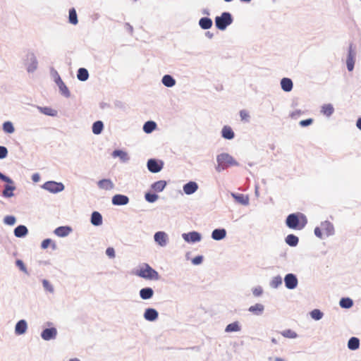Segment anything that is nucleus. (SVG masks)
Returning a JSON list of instances; mask_svg holds the SVG:
<instances>
[{
  "label": "nucleus",
  "instance_id": "f257e3e1",
  "mask_svg": "<svg viewBox=\"0 0 361 361\" xmlns=\"http://www.w3.org/2000/svg\"><path fill=\"white\" fill-rule=\"evenodd\" d=\"M286 223L287 226L290 228L301 230L307 224V220L302 214H291L288 216Z\"/></svg>",
  "mask_w": 361,
  "mask_h": 361
},
{
  "label": "nucleus",
  "instance_id": "f03ea898",
  "mask_svg": "<svg viewBox=\"0 0 361 361\" xmlns=\"http://www.w3.org/2000/svg\"><path fill=\"white\" fill-rule=\"evenodd\" d=\"M216 161V170L218 172H221L229 166L238 165L237 161L231 155L226 153L218 155Z\"/></svg>",
  "mask_w": 361,
  "mask_h": 361
},
{
  "label": "nucleus",
  "instance_id": "7ed1b4c3",
  "mask_svg": "<svg viewBox=\"0 0 361 361\" xmlns=\"http://www.w3.org/2000/svg\"><path fill=\"white\" fill-rule=\"evenodd\" d=\"M136 275L140 277L151 280H157L159 279L158 272L147 264H145L141 267L140 269L137 271Z\"/></svg>",
  "mask_w": 361,
  "mask_h": 361
},
{
  "label": "nucleus",
  "instance_id": "20e7f679",
  "mask_svg": "<svg viewBox=\"0 0 361 361\" xmlns=\"http://www.w3.org/2000/svg\"><path fill=\"white\" fill-rule=\"evenodd\" d=\"M233 22L231 15L229 13L224 12L221 16L215 18V24L218 29L224 30L227 26L231 25Z\"/></svg>",
  "mask_w": 361,
  "mask_h": 361
},
{
  "label": "nucleus",
  "instance_id": "39448f33",
  "mask_svg": "<svg viewBox=\"0 0 361 361\" xmlns=\"http://www.w3.org/2000/svg\"><path fill=\"white\" fill-rule=\"evenodd\" d=\"M43 188L51 192H59L64 189V185L61 183L54 181H47L43 185Z\"/></svg>",
  "mask_w": 361,
  "mask_h": 361
},
{
  "label": "nucleus",
  "instance_id": "423d86ee",
  "mask_svg": "<svg viewBox=\"0 0 361 361\" xmlns=\"http://www.w3.org/2000/svg\"><path fill=\"white\" fill-rule=\"evenodd\" d=\"M322 230H325L326 235H329L333 231V226L330 223L326 221L322 224L321 228L316 227L314 228V234L320 238L323 236Z\"/></svg>",
  "mask_w": 361,
  "mask_h": 361
},
{
  "label": "nucleus",
  "instance_id": "0eeeda50",
  "mask_svg": "<svg viewBox=\"0 0 361 361\" xmlns=\"http://www.w3.org/2000/svg\"><path fill=\"white\" fill-rule=\"evenodd\" d=\"M284 281L286 288L288 289H293L298 285V279L296 276L293 274H287L285 276Z\"/></svg>",
  "mask_w": 361,
  "mask_h": 361
},
{
  "label": "nucleus",
  "instance_id": "6e6552de",
  "mask_svg": "<svg viewBox=\"0 0 361 361\" xmlns=\"http://www.w3.org/2000/svg\"><path fill=\"white\" fill-rule=\"evenodd\" d=\"M57 335V330L55 328H49L44 329L42 334V338L45 341H49L56 338Z\"/></svg>",
  "mask_w": 361,
  "mask_h": 361
},
{
  "label": "nucleus",
  "instance_id": "1a4fd4ad",
  "mask_svg": "<svg viewBox=\"0 0 361 361\" xmlns=\"http://www.w3.org/2000/svg\"><path fill=\"white\" fill-rule=\"evenodd\" d=\"M147 168L152 173H157L162 169V162L159 163L155 159H149L147 161Z\"/></svg>",
  "mask_w": 361,
  "mask_h": 361
},
{
  "label": "nucleus",
  "instance_id": "9d476101",
  "mask_svg": "<svg viewBox=\"0 0 361 361\" xmlns=\"http://www.w3.org/2000/svg\"><path fill=\"white\" fill-rule=\"evenodd\" d=\"M183 239L187 242H198L201 240V235L199 233L193 231L183 235Z\"/></svg>",
  "mask_w": 361,
  "mask_h": 361
},
{
  "label": "nucleus",
  "instance_id": "9b49d317",
  "mask_svg": "<svg viewBox=\"0 0 361 361\" xmlns=\"http://www.w3.org/2000/svg\"><path fill=\"white\" fill-rule=\"evenodd\" d=\"M167 240V235L163 231L157 232L154 235V240L162 247L166 245Z\"/></svg>",
  "mask_w": 361,
  "mask_h": 361
},
{
  "label": "nucleus",
  "instance_id": "f8f14e48",
  "mask_svg": "<svg viewBox=\"0 0 361 361\" xmlns=\"http://www.w3.org/2000/svg\"><path fill=\"white\" fill-rule=\"evenodd\" d=\"M129 202L127 196L123 195H116L112 198V203L114 205H125Z\"/></svg>",
  "mask_w": 361,
  "mask_h": 361
},
{
  "label": "nucleus",
  "instance_id": "ddd939ff",
  "mask_svg": "<svg viewBox=\"0 0 361 361\" xmlns=\"http://www.w3.org/2000/svg\"><path fill=\"white\" fill-rule=\"evenodd\" d=\"M27 329V322L24 320H20L16 325L15 333L17 335H21L26 332Z\"/></svg>",
  "mask_w": 361,
  "mask_h": 361
},
{
  "label": "nucleus",
  "instance_id": "4468645a",
  "mask_svg": "<svg viewBox=\"0 0 361 361\" xmlns=\"http://www.w3.org/2000/svg\"><path fill=\"white\" fill-rule=\"evenodd\" d=\"M198 185L195 182L190 181L183 186V191L187 195H191L197 191Z\"/></svg>",
  "mask_w": 361,
  "mask_h": 361
},
{
  "label": "nucleus",
  "instance_id": "2eb2a0df",
  "mask_svg": "<svg viewBox=\"0 0 361 361\" xmlns=\"http://www.w3.org/2000/svg\"><path fill=\"white\" fill-rule=\"evenodd\" d=\"M144 317L148 321H154L158 317V312L156 310L152 308H148L145 310Z\"/></svg>",
  "mask_w": 361,
  "mask_h": 361
},
{
  "label": "nucleus",
  "instance_id": "dca6fc26",
  "mask_svg": "<svg viewBox=\"0 0 361 361\" xmlns=\"http://www.w3.org/2000/svg\"><path fill=\"white\" fill-rule=\"evenodd\" d=\"M231 195L236 202L243 205H247L249 204V197L247 195L235 193H232Z\"/></svg>",
  "mask_w": 361,
  "mask_h": 361
},
{
  "label": "nucleus",
  "instance_id": "f3484780",
  "mask_svg": "<svg viewBox=\"0 0 361 361\" xmlns=\"http://www.w3.org/2000/svg\"><path fill=\"white\" fill-rule=\"evenodd\" d=\"M98 186L101 189L109 190L113 189L114 185L109 179H102L98 182Z\"/></svg>",
  "mask_w": 361,
  "mask_h": 361
},
{
  "label": "nucleus",
  "instance_id": "a211bd4d",
  "mask_svg": "<svg viewBox=\"0 0 361 361\" xmlns=\"http://www.w3.org/2000/svg\"><path fill=\"white\" fill-rule=\"evenodd\" d=\"M281 85L283 90L290 92L293 89V82L290 79L284 78L281 81Z\"/></svg>",
  "mask_w": 361,
  "mask_h": 361
},
{
  "label": "nucleus",
  "instance_id": "6ab92c4d",
  "mask_svg": "<svg viewBox=\"0 0 361 361\" xmlns=\"http://www.w3.org/2000/svg\"><path fill=\"white\" fill-rule=\"evenodd\" d=\"M71 229L68 226H60L55 229L54 233L59 237H65L69 234Z\"/></svg>",
  "mask_w": 361,
  "mask_h": 361
},
{
  "label": "nucleus",
  "instance_id": "aec40b11",
  "mask_svg": "<svg viewBox=\"0 0 361 361\" xmlns=\"http://www.w3.org/2000/svg\"><path fill=\"white\" fill-rule=\"evenodd\" d=\"M226 232L225 229H215L212 233V237L216 240H220L226 237Z\"/></svg>",
  "mask_w": 361,
  "mask_h": 361
},
{
  "label": "nucleus",
  "instance_id": "412c9836",
  "mask_svg": "<svg viewBox=\"0 0 361 361\" xmlns=\"http://www.w3.org/2000/svg\"><path fill=\"white\" fill-rule=\"evenodd\" d=\"M222 137L225 139L231 140L234 137V133L232 128L229 126H224L221 131Z\"/></svg>",
  "mask_w": 361,
  "mask_h": 361
},
{
  "label": "nucleus",
  "instance_id": "4be33fe9",
  "mask_svg": "<svg viewBox=\"0 0 361 361\" xmlns=\"http://www.w3.org/2000/svg\"><path fill=\"white\" fill-rule=\"evenodd\" d=\"M91 223L94 226H99L102 224V216L98 212H94L91 216Z\"/></svg>",
  "mask_w": 361,
  "mask_h": 361
},
{
  "label": "nucleus",
  "instance_id": "5701e85b",
  "mask_svg": "<svg viewBox=\"0 0 361 361\" xmlns=\"http://www.w3.org/2000/svg\"><path fill=\"white\" fill-rule=\"evenodd\" d=\"M154 291L151 288H142L140 291V295L142 299L147 300L152 297Z\"/></svg>",
  "mask_w": 361,
  "mask_h": 361
},
{
  "label": "nucleus",
  "instance_id": "b1692460",
  "mask_svg": "<svg viewBox=\"0 0 361 361\" xmlns=\"http://www.w3.org/2000/svg\"><path fill=\"white\" fill-rule=\"evenodd\" d=\"M199 25L202 29L207 30L212 27V20L207 17L202 18L199 21Z\"/></svg>",
  "mask_w": 361,
  "mask_h": 361
},
{
  "label": "nucleus",
  "instance_id": "393cba45",
  "mask_svg": "<svg viewBox=\"0 0 361 361\" xmlns=\"http://www.w3.org/2000/svg\"><path fill=\"white\" fill-rule=\"evenodd\" d=\"M27 233V229L25 226L20 225L17 226L14 230V234L18 238L25 236Z\"/></svg>",
  "mask_w": 361,
  "mask_h": 361
},
{
  "label": "nucleus",
  "instance_id": "a878e982",
  "mask_svg": "<svg viewBox=\"0 0 361 361\" xmlns=\"http://www.w3.org/2000/svg\"><path fill=\"white\" fill-rule=\"evenodd\" d=\"M166 185L165 180H158L152 185V188L156 192H161Z\"/></svg>",
  "mask_w": 361,
  "mask_h": 361
},
{
  "label": "nucleus",
  "instance_id": "bb28decb",
  "mask_svg": "<svg viewBox=\"0 0 361 361\" xmlns=\"http://www.w3.org/2000/svg\"><path fill=\"white\" fill-rule=\"evenodd\" d=\"M249 311L252 312L254 314L259 315L264 311V306L262 304L257 303L255 305L250 307Z\"/></svg>",
  "mask_w": 361,
  "mask_h": 361
},
{
  "label": "nucleus",
  "instance_id": "cd10ccee",
  "mask_svg": "<svg viewBox=\"0 0 361 361\" xmlns=\"http://www.w3.org/2000/svg\"><path fill=\"white\" fill-rule=\"evenodd\" d=\"M78 79L81 81H85L88 79L89 73L87 69L80 68L78 71L77 74Z\"/></svg>",
  "mask_w": 361,
  "mask_h": 361
},
{
  "label": "nucleus",
  "instance_id": "c85d7f7f",
  "mask_svg": "<svg viewBox=\"0 0 361 361\" xmlns=\"http://www.w3.org/2000/svg\"><path fill=\"white\" fill-rule=\"evenodd\" d=\"M162 82L165 86L171 87L175 85L176 81L171 75H165L162 78Z\"/></svg>",
  "mask_w": 361,
  "mask_h": 361
},
{
  "label": "nucleus",
  "instance_id": "c756f323",
  "mask_svg": "<svg viewBox=\"0 0 361 361\" xmlns=\"http://www.w3.org/2000/svg\"><path fill=\"white\" fill-rule=\"evenodd\" d=\"M286 243L290 246H296L298 243V238L293 234H289L286 238Z\"/></svg>",
  "mask_w": 361,
  "mask_h": 361
},
{
  "label": "nucleus",
  "instance_id": "7c9ffc66",
  "mask_svg": "<svg viewBox=\"0 0 361 361\" xmlns=\"http://www.w3.org/2000/svg\"><path fill=\"white\" fill-rule=\"evenodd\" d=\"M348 348L350 350H357L360 346V341L355 337H352L348 343Z\"/></svg>",
  "mask_w": 361,
  "mask_h": 361
},
{
  "label": "nucleus",
  "instance_id": "2f4dec72",
  "mask_svg": "<svg viewBox=\"0 0 361 361\" xmlns=\"http://www.w3.org/2000/svg\"><path fill=\"white\" fill-rule=\"evenodd\" d=\"M70 23L73 25H76L78 22L77 13L75 8H71L69 10V16H68Z\"/></svg>",
  "mask_w": 361,
  "mask_h": 361
},
{
  "label": "nucleus",
  "instance_id": "473e14b6",
  "mask_svg": "<svg viewBox=\"0 0 361 361\" xmlns=\"http://www.w3.org/2000/svg\"><path fill=\"white\" fill-rule=\"evenodd\" d=\"M103 123L100 121H96L93 123L92 126V132L93 133L98 135L100 134L103 130Z\"/></svg>",
  "mask_w": 361,
  "mask_h": 361
},
{
  "label": "nucleus",
  "instance_id": "72a5a7b5",
  "mask_svg": "<svg viewBox=\"0 0 361 361\" xmlns=\"http://www.w3.org/2000/svg\"><path fill=\"white\" fill-rule=\"evenodd\" d=\"M156 126L154 121H147L144 124L143 130L145 133H150L156 128Z\"/></svg>",
  "mask_w": 361,
  "mask_h": 361
},
{
  "label": "nucleus",
  "instance_id": "f704fd0d",
  "mask_svg": "<svg viewBox=\"0 0 361 361\" xmlns=\"http://www.w3.org/2000/svg\"><path fill=\"white\" fill-rule=\"evenodd\" d=\"M334 107L331 104H324L322 107V113L327 116H331L334 113Z\"/></svg>",
  "mask_w": 361,
  "mask_h": 361
},
{
  "label": "nucleus",
  "instance_id": "c9c22d12",
  "mask_svg": "<svg viewBox=\"0 0 361 361\" xmlns=\"http://www.w3.org/2000/svg\"><path fill=\"white\" fill-rule=\"evenodd\" d=\"M16 189L14 186L6 185L3 190V195L6 197H11L13 196V190Z\"/></svg>",
  "mask_w": 361,
  "mask_h": 361
},
{
  "label": "nucleus",
  "instance_id": "e433bc0d",
  "mask_svg": "<svg viewBox=\"0 0 361 361\" xmlns=\"http://www.w3.org/2000/svg\"><path fill=\"white\" fill-rule=\"evenodd\" d=\"M347 68L349 71H352L354 68L355 60L351 51L349 52L348 59L346 61Z\"/></svg>",
  "mask_w": 361,
  "mask_h": 361
},
{
  "label": "nucleus",
  "instance_id": "4c0bfd02",
  "mask_svg": "<svg viewBox=\"0 0 361 361\" xmlns=\"http://www.w3.org/2000/svg\"><path fill=\"white\" fill-rule=\"evenodd\" d=\"M339 304H340L341 307H342L343 308H350L353 306V302L350 298H343L340 300Z\"/></svg>",
  "mask_w": 361,
  "mask_h": 361
},
{
  "label": "nucleus",
  "instance_id": "58836bf2",
  "mask_svg": "<svg viewBox=\"0 0 361 361\" xmlns=\"http://www.w3.org/2000/svg\"><path fill=\"white\" fill-rule=\"evenodd\" d=\"M49 246H51L53 250H55L56 247L55 243L49 238L45 239L42 241L41 245L42 249H47Z\"/></svg>",
  "mask_w": 361,
  "mask_h": 361
},
{
  "label": "nucleus",
  "instance_id": "ea45409f",
  "mask_svg": "<svg viewBox=\"0 0 361 361\" xmlns=\"http://www.w3.org/2000/svg\"><path fill=\"white\" fill-rule=\"evenodd\" d=\"M3 130L7 133H13L14 132V127L11 122L6 121L3 124Z\"/></svg>",
  "mask_w": 361,
  "mask_h": 361
},
{
  "label": "nucleus",
  "instance_id": "a19ab883",
  "mask_svg": "<svg viewBox=\"0 0 361 361\" xmlns=\"http://www.w3.org/2000/svg\"><path fill=\"white\" fill-rule=\"evenodd\" d=\"M240 328L237 322H233L227 325L226 328V332L238 331Z\"/></svg>",
  "mask_w": 361,
  "mask_h": 361
},
{
  "label": "nucleus",
  "instance_id": "79ce46f5",
  "mask_svg": "<svg viewBox=\"0 0 361 361\" xmlns=\"http://www.w3.org/2000/svg\"><path fill=\"white\" fill-rule=\"evenodd\" d=\"M281 334L288 338H295L298 336L297 334L290 329L285 330Z\"/></svg>",
  "mask_w": 361,
  "mask_h": 361
},
{
  "label": "nucleus",
  "instance_id": "37998d69",
  "mask_svg": "<svg viewBox=\"0 0 361 361\" xmlns=\"http://www.w3.org/2000/svg\"><path fill=\"white\" fill-rule=\"evenodd\" d=\"M114 157H119L122 160H126L128 159V154L126 152L122 150H115L112 154Z\"/></svg>",
  "mask_w": 361,
  "mask_h": 361
},
{
  "label": "nucleus",
  "instance_id": "c03bdc74",
  "mask_svg": "<svg viewBox=\"0 0 361 361\" xmlns=\"http://www.w3.org/2000/svg\"><path fill=\"white\" fill-rule=\"evenodd\" d=\"M59 89H60L61 93L63 95H65L67 97L70 96V92H69L68 87L64 84V82H63L61 80H60V82L59 83Z\"/></svg>",
  "mask_w": 361,
  "mask_h": 361
},
{
  "label": "nucleus",
  "instance_id": "a18cd8bd",
  "mask_svg": "<svg viewBox=\"0 0 361 361\" xmlns=\"http://www.w3.org/2000/svg\"><path fill=\"white\" fill-rule=\"evenodd\" d=\"M310 314L311 317L315 320H319L322 319L323 317V313L318 309L313 310L311 312Z\"/></svg>",
  "mask_w": 361,
  "mask_h": 361
},
{
  "label": "nucleus",
  "instance_id": "49530a36",
  "mask_svg": "<svg viewBox=\"0 0 361 361\" xmlns=\"http://www.w3.org/2000/svg\"><path fill=\"white\" fill-rule=\"evenodd\" d=\"M145 200L149 202H154L158 199V195L154 193L147 192L145 195Z\"/></svg>",
  "mask_w": 361,
  "mask_h": 361
},
{
  "label": "nucleus",
  "instance_id": "de8ad7c7",
  "mask_svg": "<svg viewBox=\"0 0 361 361\" xmlns=\"http://www.w3.org/2000/svg\"><path fill=\"white\" fill-rule=\"evenodd\" d=\"M240 116L242 121L248 122L250 119V114L247 110H241L240 111Z\"/></svg>",
  "mask_w": 361,
  "mask_h": 361
},
{
  "label": "nucleus",
  "instance_id": "09e8293b",
  "mask_svg": "<svg viewBox=\"0 0 361 361\" xmlns=\"http://www.w3.org/2000/svg\"><path fill=\"white\" fill-rule=\"evenodd\" d=\"M282 283V279L281 276H276L274 277L271 282V286L273 287V288H277L279 286H280L281 284Z\"/></svg>",
  "mask_w": 361,
  "mask_h": 361
},
{
  "label": "nucleus",
  "instance_id": "8fccbe9b",
  "mask_svg": "<svg viewBox=\"0 0 361 361\" xmlns=\"http://www.w3.org/2000/svg\"><path fill=\"white\" fill-rule=\"evenodd\" d=\"M41 111L44 114L49 116H55L56 114V111L49 107L42 108Z\"/></svg>",
  "mask_w": 361,
  "mask_h": 361
},
{
  "label": "nucleus",
  "instance_id": "3c124183",
  "mask_svg": "<svg viewBox=\"0 0 361 361\" xmlns=\"http://www.w3.org/2000/svg\"><path fill=\"white\" fill-rule=\"evenodd\" d=\"M44 288L48 290L49 292L52 293L54 291V288L51 283L47 280H43L42 281Z\"/></svg>",
  "mask_w": 361,
  "mask_h": 361
},
{
  "label": "nucleus",
  "instance_id": "603ef678",
  "mask_svg": "<svg viewBox=\"0 0 361 361\" xmlns=\"http://www.w3.org/2000/svg\"><path fill=\"white\" fill-rule=\"evenodd\" d=\"M312 123H313V119L308 118V119L300 121L299 124L302 127H305V126L311 125Z\"/></svg>",
  "mask_w": 361,
  "mask_h": 361
},
{
  "label": "nucleus",
  "instance_id": "864d4df0",
  "mask_svg": "<svg viewBox=\"0 0 361 361\" xmlns=\"http://www.w3.org/2000/svg\"><path fill=\"white\" fill-rule=\"evenodd\" d=\"M4 221L8 225H13L16 222V219L14 216H7L4 219Z\"/></svg>",
  "mask_w": 361,
  "mask_h": 361
},
{
  "label": "nucleus",
  "instance_id": "5fc2aeb1",
  "mask_svg": "<svg viewBox=\"0 0 361 361\" xmlns=\"http://www.w3.org/2000/svg\"><path fill=\"white\" fill-rule=\"evenodd\" d=\"M8 154V150L6 147L0 146V159H4Z\"/></svg>",
  "mask_w": 361,
  "mask_h": 361
},
{
  "label": "nucleus",
  "instance_id": "6e6d98bb",
  "mask_svg": "<svg viewBox=\"0 0 361 361\" xmlns=\"http://www.w3.org/2000/svg\"><path fill=\"white\" fill-rule=\"evenodd\" d=\"M106 254L110 257V258H114L115 257V251L114 249L111 247H109L106 250Z\"/></svg>",
  "mask_w": 361,
  "mask_h": 361
},
{
  "label": "nucleus",
  "instance_id": "4d7b16f0",
  "mask_svg": "<svg viewBox=\"0 0 361 361\" xmlns=\"http://www.w3.org/2000/svg\"><path fill=\"white\" fill-rule=\"evenodd\" d=\"M262 288L261 287L255 288L252 290V293L255 296L259 297L262 294Z\"/></svg>",
  "mask_w": 361,
  "mask_h": 361
},
{
  "label": "nucleus",
  "instance_id": "13d9d810",
  "mask_svg": "<svg viewBox=\"0 0 361 361\" xmlns=\"http://www.w3.org/2000/svg\"><path fill=\"white\" fill-rule=\"evenodd\" d=\"M16 265L20 269V270H22V271H23L25 272L26 271V268H25L23 261H21L20 259H18L16 261Z\"/></svg>",
  "mask_w": 361,
  "mask_h": 361
},
{
  "label": "nucleus",
  "instance_id": "bf43d9fd",
  "mask_svg": "<svg viewBox=\"0 0 361 361\" xmlns=\"http://www.w3.org/2000/svg\"><path fill=\"white\" fill-rule=\"evenodd\" d=\"M0 179L8 183H13L12 180L0 172Z\"/></svg>",
  "mask_w": 361,
  "mask_h": 361
},
{
  "label": "nucleus",
  "instance_id": "052dcab7",
  "mask_svg": "<svg viewBox=\"0 0 361 361\" xmlns=\"http://www.w3.org/2000/svg\"><path fill=\"white\" fill-rule=\"evenodd\" d=\"M202 262V256H197L192 259V263L194 264H200Z\"/></svg>",
  "mask_w": 361,
  "mask_h": 361
},
{
  "label": "nucleus",
  "instance_id": "680f3d73",
  "mask_svg": "<svg viewBox=\"0 0 361 361\" xmlns=\"http://www.w3.org/2000/svg\"><path fill=\"white\" fill-rule=\"evenodd\" d=\"M302 114V111L300 110H296L293 111L290 114V116L293 118H297L298 116H300Z\"/></svg>",
  "mask_w": 361,
  "mask_h": 361
},
{
  "label": "nucleus",
  "instance_id": "e2e57ef3",
  "mask_svg": "<svg viewBox=\"0 0 361 361\" xmlns=\"http://www.w3.org/2000/svg\"><path fill=\"white\" fill-rule=\"evenodd\" d=\"M125 27H126L127 30L132 34L133 32V27L129 23H126Z\"/></svg>",
  "mask_w": 361,
  "mask_h": 361
},
{
  "label": "nucleus",
  "instance_id": "0e129e2a",
  "mask_svg": "<svg viewBox=\"0 0 361 361\" xmlns=\"http://www.w3.org/2000/svg\"><path fill=\"white\" fill-rule=\"evenodd\" d=\"M356 126L360 130H361V117L357 119Z\"/></svg>",
  "mask_w": 361,
  "mask_h": 361
},
{
  "label": "nucleus",
  "instance_id": "69168bd1",
  "mask_svg": "<svg viewBox=\"0 0 361 361\" xmlns=\"http://www.w3.org/2000/svg\"><path fill=\"white\" fill-rule=\"evenodd\" d=\"M32 180L34 181H37L39 180V176L37 174H35L32 176Z\"/></svg>",
  "mask_w": 361,
  "mask_h": 361
},
{
  "label": "nucleus",
  "instance_id": "338daca9",
  "mask_svg": "<svg viewBox=\"0 0 361 361\" xmlns=\"http://www.w3.org/2000/svg\"><path fill=\"white\" fill-rule=\"evenodd\" d=\"M69 361H80L78 358L71 359Z\"/></svg>",
  "mask_w": 361,
  "mask_h": 361
},
{
  "label": "nucleus",
  "instance_id": "774afa93",
  "mask_svg": "<svg viewBox=\"0 0 361 361\" xmlns=\"http://www.w3.org/2000/svg\"><path fill=\"white\" fill-rule=\"evenodd\" d=\"M276 361H283V360H282V359H281V358H277V359H276Z\"/></svg>",
  "mask_w": 361,
  "mask_h": 361
}]
</instances>
